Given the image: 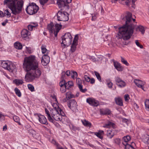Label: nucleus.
<instances>
[{
  "mask_svg": "<svg viewBox=\"0 0 149 149\" xmlns=\"http://www.w3.org/2000/svg\"><path fill=\"white\" fill-rule=\"evenodd\" d=\"M122 19L125 21V24L119 28V32L116 36V39L120 43L126 45L131 38L133 33L134 26L133 23L135 20L132 18L131 13L127 12L125 16Z\"/></svg>",
  "mask_w": 149,
  "mask_h": 149,
  "instance_id": "obj_1",
  "label": "nucleus"
},
{
  "mask_svg": "<svg viewBox=\"0 0 149 149\" xmlns=\"http://www.w3.org/2000/svg\"><path fill=\"white\" fill-rule=\"evenodd\" d=\"M23 67L27 72L25 78L26 82L32 81L35 78L39 77L41 74L38 68V63L34 56H31L25 57L24 60Z\"/></svg>",
  "mask_w": 149,
  "mask_h": 149,
  "instance_id": "obj_2",
  "label": "nucleus"
},
{
  "mask_svg": "<svg viewBox=\"0 0 149 149\" xmlns=\"http://www.w3.org/2000/svg\"><path fill=\"white\" fill-rule=\"evenodd\" d=\"M23 4L24 1L22 0H4V4L7 5L14 15L18 14L22 11Z\"/></svg>",
  "mask_w": 149,
  "mask_h": 149,
  "instance_id": "obj_3",
  "label": "nucleus"
},
{
  "mask_svg": "<svg viewBox=\"0 0 149 149\" xmlns=\"http://www.w3.org/2000/svg\"><path fill=\"white\" fill-rule=\"evenodd\" d=\"M59 111H60V113L62 114L61 112H63V111L57 105L55 107L50 109L49 111L47 108L45 109V111L46 114V116L48 120L52 123H53L54 122L53 118L56 120L58 121H61L62 120V117L59 113Z\"/></svg>",
  "mask_w": 149,
  "mask_h": 149,
  "instance_id": "obj_4",
  "label": "nucleus"
},
{
  "mask_svg": "<svg viewBox=\"0 0 149 149\" xmlns=\"http://www.w3.org/2000/svg\"><path fill=\"white\" fill-rule=\"evenodd\" d=\"M62 38V41L61 43L63 48L65 47L66 46H68L71 44L72 37L70 33H65Z\"/></svg>",
  "mask_w": 149,
  "mask_h": 149,
  "instance_id": "obj_5",
  "label": "nucleus"
},
{
  "mask_svg": "<svg viewBox=\"0 0 149 149\" xmlns=\"http://www.w3.org/2000/svg\"><path fill=\"white\" fill-rule=\"evenodd\" d=\"M39 9V7L33 3H30L26 9L28 14L32 15L36 13Z\"/></svg>",
  "mask_w": 149,
  "mask_h": 149,
  "instance_id": "obj_6",
  "label": "nucleus"
},
{
  "mask_svg": "<svg viewBox=\"0 0 149 149\" xmlns=\"http://www.w3.org/2000/svg\"><path fill=\"white\" fill-rule=\"evenodd\" d=\"M57 18L59 21H67L68 20V14L66 12L59 11L57 14Z\"/></svg>",
  "mask_w": 149,
  "mask_h": 149,
  "instance_id": "obj_7",
  "label": "nucleus"
},
{
  "mask_svg": "<svg viewBox=\"0 0 149 149\" xmlns=\"http://www.w3.org/2000/svg\"><path fill=\"white\" fill-rule=\"evenodd\" d=\"M115 81L116 84L120 87H124L126 85L125 82L119 77H116Z\"/></svg>",
  "mask_w": 149,
  "mask_h": 149,
  "instance_id": "obj_8",
  "label": "nucleus"
},
{
  "mask_svg": "<svg viewBox=\"0 0 149 149\" xmlns=\"http://www.w3.org/2000/svg\"><path fill=\"white\" fill-rule=\"evenodd\" d=\"M68 106L72 111H74L77 108V103L74 100H72L69 101Z\"/></svg>",
  "mask_w": 149,
  "mask_h": 149,
  "instance_id": "obj_9",
  "label": "nucleus"
},
{
  "mask_svg": "<svg viewBox=\"0 0 149 149\" xmlns=\"http://www.w3.org/2000/svg\"><path fill=\"white\" fill-rule=\"evenodd\" d=\"M65 81L64 79L62 80L59 83L60 86V91L62 93H64L66 91L67 86L66 85Z\"/></svg>",
  "mask_w": 149,
  "mask_h": 149,
  "instance_id": "obj_10",
  "label": "nucleus"
},
{
  "mask_svg": "<svg viewBox=\"0 0 149 149\" xmlns=\"http://www.w3.org/2000/svg\"><path fill=\"white\" fill-rule=\"evenodd\" d=\"M50 58L47 54H44L42 56L41 60V62L43 65H47L49 62Z\"/></svg>",
  "mask_w": 149,
  "mask_h": 149,
  "instance_id": "obj_11",
  "label": "nucleus"
},
{
  "mask_svg": "<svg viewBox=\"0 0 149 149\" xmlns=\"http://www.w3.org/2000/svg\"><path fill=\"white\" fill-rule=\"evenodd\" d=\"M57 3L59 8H64L66 7L68 8V7L65 0H57Z\"/></svg>",
  "mask_w": 149,
  "mask_h": 149,
  "instance_id": "obj_12",
  "label": "nucleus"
},
{
  "mask_svg": "<svg viewBox=\"0 0 149 149\" xmlns=\"http://www.w3.org/2000/svg\"><path fill=\"white\" fill-rule=\"evenodd\" d=\"M76 82L78 86V87L80 91L82 93H84L87 91L86 88L82 89V86L81 85L82 81L79 78H77L76 79Z\"/></svg>",
  "mask_w": 149,
  "mask_h": 149,
  "instance_id": "obj_13",
  "label": "nucleus"
},
{
  "mask_svg": "<svg viewBox=\"0 0 149 149\" xmlns=\"http://www.w3.org/2000/svg\"><path fill=\"white\" fill-rule=\"evenodd\" d=\"M86 102L90 105L94 106H97L98 105V102L93 99L91 98H87Z\"/></svg>",
  "mask_w": 149,
  "mask_h": 149,
  "instance_id": "obj_14",
  "label": "nucleus"
},
{
  "mask_svg": "<svg viewBox=\"0 0 149 149\" xmlns=\"http://www.w3.org/2000/svg\"><path fill=\"white\" fill-rule=\"evenodd\" d=\"M39 117V122L42 124H47V119L45 117L42 115H38Z\"/></svg>",
  "mask_w": 149,
  "mask_h": 149,
  "instance_id": "obj_15",
  "label": "nucleus"
},
{
  "mask_svg": "<svg viewBox=\"0 0 149 149\" xmlns=\"http://www.w3.org/2000/svg\"><path fill=\"white\" fill-rule=\"evenodd\" d=\"M55 27L56 30L53 31H54L55 36L56 37L58 33L61 28L62 26L61 24H55Z\"/></svg>",
  "mask_w": 149,
  "mask_h": 149,
  "instance_id": "obj_16",
  "label": "nucleus"
},
{
  "mask_svg": "<svg viewBox=\"0 0 149 149\" xmlns=\"http://www.w3.org/2000/svg\"><path fill=\"white\" fill-rule=\"evenodd\" d=\"M134 82L138 87L141 88L144 90L143 86L144 84L142 81L139 80L135 79L134 81Z\"/></svg>",
  "mask_w": 149,
  "mask_h": 149,
  "instance_id": "obj_17",
  "label": "nucleus"
},
{
  "mask_svg": "<svg viewBox=\"0 0 149 149\" xmlns=\"http://www.w3.org/2000/svg\"><path fill=\"white\" fill-rule=\"evenodd\" d=\"M55 25L54 26L53 23L51 22L47 26V28L50 33H52L54 31L56 30Z\"/></svg>",
  "mask_w": 149,
  "mask_h": 149,
  "instance_id": "obj_18",
  "label": "nucleus"
},
{
  "mask_svg": "<svg viewBox=\"0 0 149 149\" xmlns=\"http://www.w3.org/2000/svg\"><path fill=\"white\" fill-rule=\"evenodd\" d=\"M30 35V32L26 29H23L22 31L21 36L23 38L27 37L28 36Z\"/></svg>",
  "mask_w": 149,
  "mask_h": 149,
  "instance_id": "obj_19",
  "label": "nucleus"
},
{
  "mask_svg": "<svg viewBox=\"0 0 149 149\" xmlns=\"http://www.w3.org/2000/svg\"><path fill=\"white\" fill-rule=\"evenodd\" d=\"M94 134L101 139H103V135L104 134V132L102 130H99L98 132L94 133Z\"/></svg>",
  "mask_w": 149,
  "mask_h": 149,
  "instance_id": "obj_20",
  "label": "nucleus"
},
{
  "mask_svg": "<svg viewBox=\"0 0 149 149\" xmlns=\"http://www.w3.org/2000/svg\"><path fill=\"white\" fill-rule=\"evenodd\" d=\"M114 66L115 68L119 71H121L123 70V68L121 66L120 64L117 62L114 61L113 62Z\"/></svg>",
  "mask_w": 149,
  "mask_h": 149,
  "instance_id": "obj_21",
  "label": "nucleus"
},
{
  "mask_svg": "<svg viewBox=\"0 0 149 149\" xmlns=\"http://www.w3.org/2000/svg\"><path fill=\"white\" fill-rule=\"evenodd\" d=\"M10 62L9 61H3L1 63V66L2 67L8 70L9 64Z\"/></svg>",
  "mask_w": 149,
  "mask_h": 149,
  "instance_id": "obj_22",
  "label": "nucleus"
},
{
  "mask_svg": "<svg viewBox=\"0 0 149 149\" xmlns=\"http://www.w3.org/2000/svg\"><path fill=\"white\" fill-rule=\"evenodd\" d=\"M16 67L15 65L13 64L12 63L10 62V63L9 64L8 70L10 72H13L15 70V69Z\"/></svg>",
  "mask_w": 149,
  "mask_h": 149,
  "instance_id": "obj_23",
  "label": "nucleus"
},
{
  "mask_svg": "<svg viewBox=\"0 0 149 149\" xmlns=\"http://www.w3.org/2000/svg\"><path fill=\"white\" fill-rule=\"evenodd\" d=\"M77 44V40H74L73 41L70 49V50L72 52H73L75 50Z\"/></svg>",
  "mask_w": 149,
  "mask_h": 149,
  "instance_id": "obj_24",
  "label": "nucleus"
},
{
  "mask_svg": "<svg viewBox=\"0 0 149 149\" xmlns=\"http://www.w3.org/2000/svg\"><path fill=\"white\" fill-rule=\"evenodd\" d=\"M116 103L117 105L120 106L123 105V102L122 99L119 97H116L115 98Z\"/></svg>",
  "mask_w": 149,
  "mask_h": 149,
  "instance_id": "obj_25",
  "label": "nucleus"
},
{
  "mask_svg": "<svg viewBox=\"0 0 149 149\" xmlns=\"http://www.w3.org/2000/svg\"><path fill=\"white\" fill-rule=\"evenodd\" d=\"M15 48L18 49H21L22 47V46L21 43L17 42L14 44Z\"/></svg>",
  "mask_w": 149,
  "mask_h": 149,
  "instance_id": "obj_26",
  "label": "nucleus"
},
{
  "mask_svg": "<svg viewBox=\"0 0 149 149\" xmlns=\"http://www.w3.org/2000/svg\"><path fill=\"white\" fill-rule=\"evenodd\" d=\"M114 135V133L112 130H108L107 133V136L108 138L111 139Z\"/></svg>",
  "mask_w": 149,
  "mask_h": 149,
  "instance_id": "obj_27",
  "label": "nucleus"
},
{
  "mask_svg": "<svg viewBox=\"0 0 149 149\" xmlns=\"http://www.w3.org/2000/svg\"><path fill=\"white\" fill-rule=\"evenodd\" d=\"M100 114L102 115H108L110 114L111 113L110 111L108 109H107L104 111H100Z\"/></svg>",
  "mask_w": 149,
  "mask_h": 149,
  "instance_id": "obj_28",
  "label": "nucleus"
},
{
  "mask_svg": "<svg viewBox=\"0 0 149 149\" xmlns=\"http://www.w3.org/2000/svg\"><path fill=\"white\" fill-rule=\"evenodd\" d=\"M41 49L43 54H45L48 55L49 51L47 50L45 46L42 45L41 47Z\"/></svg>",
  "mask_w": 149,
  "mask_h": 149,
  "instance_id": "obj_29",
  "label": "nucleus"
},
{
  "mask_svg": "<svg viewBox=\"0 0 149 149\" xmlns=\"http://www.w3.org/2000/svg\"><path fill=\"white\" fill-rule=\"evenodd\" d=\"M82 122L83 124L86 127H91V124L88 121L85 120H82Z\"/></svg>",
  "mask_w": 149,
  "mask_h": 149,
  "instance_id": "obj_30",
  "label": "nucleus"
},
{
  "mask_svg": "<svg viewBox=\"0 0 149 149\" xmlns=\"http://www.w3.org/2000/svg\"><path fill=\"white\" fill-rule=\"evenodd\" d=\"M130 139L131 138L128 135L126 136H124L123 138V140L124 142H123V143L126 144L127 143V142L130 141Z\"/></svg>",
  "mask_w": 149,
  "mask_h": 149,
  "instance_id": "obj_31",
  "label": "nucleus"
},
{
  "mask_svg": "<svg viewBox=\"0 0 149 149\" xmlns=\"http://www.w3.org/2000/svg\"><path fill=\"white\" fill-rule=\"evenodd\" d=\"M136 31H139L141 32L142 34H144L145 32V30L144 27L141 26H137L136 29Z\"/></svg>",
  "mask_w": 149,
  "mask_h": 149,
  "instance_id": "obj_32",
  "label": "nucleus"
},
{
  "mask_svg": "<svg viewBox=\"0 0 149 149\" xmlns=\"http://www.w3.org/2000/svg\"><path fill=\"white\" fill-rule=\"evenodd\" d=\"M145 105L146 110L149 111V100H146L145 102Z\"/></svg>",
  "mask_w": 149,
  "mask_h": 149,
  "instance_id": "obj_33",
  "label": "nucleus"
},
{
  "mask_svg": "<svg viewBox=\"0 0 149 149\" xmlns=\"http://www.w3.org/2000/svg\"><path fill=\"white\" fill-rule=\"evenodd\" d=\"M13 82L17 85L22 84L23 82L22 80L18 79H15L13 81Z\"/></svg>",
  "mask_w": 149,
  "mask_h": 149,
  "instance_id": "obj_34",
  "label": "nucleus"
},
{
  "mask_svg": "<svg viewBox=\"0 0 149 149\" xmlns=\"http://www.w3.org/2000/svg\"><path fill=\"white\" fill-rule=\"evenodd\" d=\"M67 86V88L69 89L70 88L73 86V83L72 81H68V82L66 83L65 84Z\"/></svg>",
  "mask_w": 149,
  "mask_h": 149,
  "instance_id": "obj_35",
  "label": "nucleus"
},
{
  "mask_svg": "<svg viewBox=\"0 0 149 149\" xmlns=\"http://www.w3.org/2000/svg\"><path fill=\"white\" fill-rule=\"evenodd\" d=\"M66 98L68 99L69 100L73 97H74V95L72 94L70 92H68L66 94Z\"/></svg>",
  "mask_w": 149,
  "mask_h": 149,
  "instance_id": "obj_36",
  "label": "nucleus"
},
{
  "mask_svg": "<svg viewBox=\"0 0 149 149\" xmlns=\"http://www.w3.org/2000/svg\"><path fill=\"white\" fill-rule=\"evenodd\" d=\"M3 15V17L6 16L8 17H10L11 16V13L8 10H4Z\"/></svg>",
  "mask_w": 149,
  "mask_h": 149,
  "instance_id": "obj_37",
  "label": "nucleus"
},
{
  "mask_svg": "<svg viewBox=\"0 0 149 149\" xmlns=\"http://www.w3.org/2000/svg\"><path fill=\"white\" fill-rule=\"evenodd\" d=\"M114 124L111 122H109L108 123L105 124L103 127H106L107 128H110L111 127H112L113 126Z\"/></svg>",
  "mask_w": 149,
  "mask_h": 149,
  "instance_id": "obj_38",
  "label": "nucleus"
},
{
  "mask_svg": "<svg viewBox=\"0 0 149 149\" xmlns=\"http://www.w3.org/2000/svg\"><path fill=\"white\" fill-rule=\"evenodd\" d=\"M123 144L125 146V149H134L133 147L127 143L125 144L123 143Z\"/></svg>",
  "mask_w": 149,
  "mask_h": 149,
  "instance_id": "obj_39",
  "label": "nucleus"
},
{
  "mask_svg": "<svg viewBox=\"0 0 149 149\" xmlns=\"http://www.w3.org/2000/svg\"><path fill=\"white\" fill-rule=\"evenodd\" d=\"M15 93L19 97H20L21 95V93L20 92V91L19 89L16 88L15 89Z\"/></svg>",
  "mask_w": 149,
  "mask_h": 149,
  "instance_id": "obj_40",
  "label": "nucleus"
},
{
  "mask_svg": "<svg viewBox=\"0 0 149 149\" xmlns=\"http://www.w3.org/2000/svg\"><path fill=\"white\" fill-rule=\"evenodd\" d=\"M35 26L32 24L29 25L28 26V29L29 30L31 31L32 30L33 28V27H35L38 26V24H35Z\"/></svg>",
  "mask_w": 149,
  "mask_h": 149,
  "instance_id": "obj_41",
  "label": "nucleus"
},
{
  "mask_svg": "<svg viewBox=\"0 0 149 149\" xmlns=\"http://www.w3.org/2000/svg\"><path fill=\"white\" fill-rule=\"evenodd\" d=\"M13 118L15 121L18 123L19 125H21V123L19 122V119L18 116H13Z\"/></svg>",
  "mask_w": 149,
  "mask_h": 149,
  "instance_id": "obj_42",
  "label": "nucleus"
},
{
  "mask_svg": "<svg viewBox=\"0 0 149 149\" xmlns=\"http://www.w3.org/2000/svg\"><path fill=\"white\" fill-rule=\"evenodd\" d=\"M28 89L31 91V92H33L34 91V86L31 84H28L27 85Z\"/></svg>",
  "mask_w": 149,
  "mask_h": 149,
  "instance_id": "obj_43",
  "label": "nucleus"
},
{
  "mask_svg": "<svg viewBox=\"0 0 149 149\" xmlns=\"http://www.w3.org/2000/svg\"><path fill=\"white\" fill-rule=\"evenodd\" d=\"M135 43L136 45L138 47H139L141 49H142L143 48V46L142 45H141L139 42V41L137 40H135Z\"/></svg>",
  "mask_w": 149,
  "mask_h": 149,
  "instance_id": "obj_44",
  "label": "nucleus"
},
{
  "mask_svg": "<svg viewBox=\"0 0 149 149\" xmlns=\"http://www.w3.org/2000/svg\"><path fill=\"white\" fill-rule=\"evenodd\" d=\"M29 131V133L32 134L33 136H35L36 134V131L32 129H30Z\"/></svg>",
  "mask_w": 149,
  "mask_h": 149,
  "instance_id": "obj_45",
  "label": "nucleus"
},
{
  "mask_svg": "<svg viewBox=\"0 0 149 149\" xmlns=\"http://www.w3.org/2000/svg\"><path fill=\"white\" fill-rule=\"evenodd\" d=\"M121 61L124 64L126 65H129L127 61L123 57H121Z\"/></svg>",
  "mask_w": 149,
  "mask_h": 149,
  "instance_id": "obj_46",
  "label": "nucleus"
},
{
  "mask_svg": "<svg viewBox=\"0 0 149 149\" xmlns=\"http://www.w3.org/2000/svg\"><path fill=\"white\" fill-rule=\"evenodd\" d=\"M72 73L73 74L71 76V77L72 78H74L77 77L78 74L77 72L75 71H72Z\"/></svg>",
  "mask_w": 149,
  "mask_h": 149,
  "instance_id": "obj_47",
  "label": "nucleus"
},
{
  "mask_svg": "<svg viewBox=\"0 0 149 149\" xmlns=\"http://www.w3.org/2000/svg\"><path fill=\"white\" fill-rule=\"evenodd\" d=\"M84 79L85 81L87 82H89L91 80V79L90 78V77H88L86 75H85L84 77Z\"/></svg>",
  "mask_w": 149,
  "mask_h": 149,
  "instance_id": "obj_48",
  "label": "nucleus"
},
{
  "mask_svg": "<svg viewBox=\"0 0 149 149\" xmlns=\"http://www.w3.org/2000/svg\"><path fill=\"white\" fill-rule=\"evenodd\" d=\"M95 73L97 79L100 81H101L100 76L99 74L97 72H95Z\"/></svg>",
  "mask_w": 149,
  "mask_h": 149,
  "instance_id": "obj_49",
  "label": "nucleus"
},
{
  "mask_svg": "<svg viewBox=\"0 0 149 149\" xmlns=\"http://www.w3.org/2000/svg\"><path fill=\"white\" fill-rule=\"evenodd\" d=\"M48 0H40V3L43 6L46 3Z\"/></svg>",
  "mask_w": 149,
  "mask_h": 149,
  "instance_id": "obj_50",
  "label": "nucleus"
},
{
  "mask_svg": "<svg viewBox=\"0 0 149 149\" xmlns=\"http://www.w3.org/2000/svg\"><path fill=\"white\" fill-rule=\"evenodd\" d=\"M124 98L125 101H127L129 99V95L128 94L125 95L124 96Z\"/></svg>",
  "mask_w": 149,
  "mask_h": 149,
  "instance_id": "obj_51",
  "label": "nucleus"
},
{
  "mask_svg": "<svg viewBox=\"0 0 149 149\" xmlns=\"http://www.w3.org/2000/svg\"><path fill=\"white\" fill-rule=\"evenodd\" d=\"M12 20L14 21L15 22H17V20L18 19V17H16V18H15V17L14 16H12Z\"/></svg>",
  "mask_w": 149,
  "mask_h": 149,
  "instance_id": "obj_52",
  "label": "nucleus"
},
{
  "mask_svg": "<svg viewBox=\"0 0 149 149\" xmlns=\"http://www.w3.org/2000/svg\"><path fill=\"white\" fill-rule=\"evenodd\" d=\"M120 140L119 139H114L115 142L117 144H119L120 143Z\"/></svg>",
  "mask_w": 149,
  "mask_h": 149,
  "instance_id": "obj_53",
  "label": "nucleus"
},
{
  "mask_svg": "<svg viewBox=\"0 0 149 149\" xmlns=\"http://www.w3.org/2000/svg\"><path fill=\"white\" fill-rule=\"evenodd\" d=\"M107 85L109 87L111 88L113 84L111 82H109L107 83Z\"/></svg>",
  "mask_w": 149,
  "mask_h": 149,
  "instance_id": "obj_54",
  "label": "nucleus"
},
{
  "mask_svg": "<svg viewBox=\"0 0 149 149\" xmlns=\"http://www.w3.org/2000/svg\"><path fill=\"white\" fill-rule=\"evenodd\" d=\"M26 50L27 52L29 53L30 54L31 53V49L29 47H26Z\"/></svg>",
  "mask_w": 149,
  "mask_h": 149,
  "instance_id": "obj_55",
  "label": "nucleus"
},
{
  "mask_svg": "<svg viewBox=\"0 0 149 149\" xmlns=\"http://www.w3.org/2000/svg\"><path fill=\"white\" fill-rule=\"evenodd\" d=\"M65 72H63L62 73L61 78L63 79L62 80L64 79H63L65 77Z\"/></svg>",
  "mask_w": 149,
  "mask_h": 149,
  "instance_id": "obj_56",
  "label": "nucleus"
},
{
  "mask_svg": "<svg viewBox=\"0 0 149 149\" xmlns=\"http://www.w3.org/2000/svg\"><path fill=\"white\" fill-rule=\"evenodd\" d=\"M71 72L70 71L68 70L65 72V74L67 75L68 76H70V75Z\"/></svg>",
  "mask_w": 149,
  "mask_h": 149,
  "instance_id": "obj_57",
  "label": "nucleus"
},
{
  "mask_svg": "<svg viewBox=\"0 0 149 149\" xmlns=\"http://www.w3.org/2000/svg\"><path fill=\"white\" fill-rule=\"evenodd\" d=\"M90 82L91 84H93L95 83V79L93 78H92L91 79Z\"/></svg>",
  "mask_w": 149,
  "mask_h": 149,
  "instance_id": "obj_58",
  "label": "nucleus"
},
{
  "mask_svg": "<svg viewBox=\"0 0 149 149\" xmlns=\"http://www.w3.org/2000/svg\"><path fill=\"white\" fill-rule=\"evenodd\" d=\"M65 2L67 3V5H68V4L70 3L71 2L72 0H65Z\"/></svg>",
  "mask_w": 149,
  "mask_h": 149,
  "instance_id": "obj_59",
  "label": "nucleus"
},
{
  "mask_svg": "<svg viewBox=\"0 0 149 149\" xmlns=\"http://www.w3.org/2000/svg\"><path fill=\"white\" fill-rule=\"evenodd\" d=\"M69 100L67 98H66V97L64 99H63V100H62V102H67V101Z\"/></svg>",
  "mask_w": 149,
  "mask_h": 149,
  "instance_id": "obj_60",
  "label": "nucleus"
},
{
  "mask_svg": "<svg viewBox=\"0 0 149 149\" xmlns=\"http://www.w3.org/2000/svg\"><path fill=\"white\" fill-rule=\"evenodd\" d=\"M78 35H76L75 36V37H74V40H77V39H78Z\"/></svg>",
  "mask_w": 149,
  "mask_h": 149,
  "instance_id": "obj_61",
  "label": "nucleus"
},
{
  "mask_svg": "<svg viewBox=\"0 0 149 149\" xmlns=\"http://www.w3.org/2000/svg\"><path fill=\"white\" fill-rule=\"evenodd\" d=\"M3 12L2 11L0 10V17H3Z\"/></svg>",
  "mask_w": 149,
  "mask_h": 149,
  "instance_id": "obj_62",
  "label": "nucleus"
},
{
  "mask_svg": "<svg viewBox=\"0 0 149 149\" xmlns=\"http://www.w3.org/2000/svg\"><path fill=\"white\" fill-rule=\"evenodd\" d=\"M129 120L126 119H124L123 120V122L126 123H127Z\"/></svg>",
  "mask_w": 149,
  "mask_h": 149,
  "instance_id": "obj_63",
  "label": "nucleus"
},
{
  "mask_svg": "<svg viewBox=\"0 0 149 149\" xmlns=\"http://www.w3.org/2000/svg\"><path fill=\"white\" fill-rule=\"evenodd\" d=\"M130 2L129 0H127L125 1V3L126 5L128 6L129 5V3Z\"/></svg>",
  "mask_w": 149,
  "mask_h": 149,
  "instance_id": "obj_64",
  "label": "nucleus"
}]
</instances>
